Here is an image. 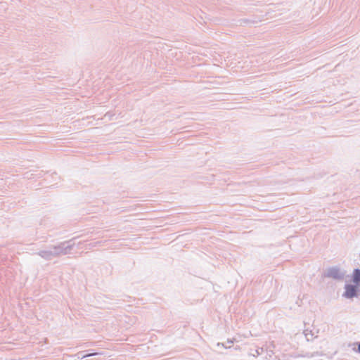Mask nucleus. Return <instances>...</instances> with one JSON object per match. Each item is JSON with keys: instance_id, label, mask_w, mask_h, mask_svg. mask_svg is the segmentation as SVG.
<instances>
[{"instance_id": "4", "label": "nucleus", "mask_w": 360, "mask_h": 360, "mask_svg": "<svg viewBox=\"0 0 360 360\" xmlns=\"http://www.w3.org/2000/svg\"><path fill=\"white\" fill-rule=\"evenodd\" d=\"M95 354H96V353H94V354H88L84 355V356H82V358H85V357L91 356H93V355H95Z\"/></svg>"}, {"instance_id": "1", "label": "nucleus", "mask_w": 360, "mask_h": 360, "mask_svg": "<svg viewBox=\"0 0 360 360\" xmlns=\"http://www.w3.org/2000/svg\"><path fill=\"white\" fill-rule=\"evenodd\" d=\"M359 285H347L345 287V292L344 295L347 298H352L354 297L356 294V290Z\"/></svg>"}, {"instance_id": "3", "label": "nucleus", "mask_w": 360, "mask_h": 360, "mask_svg": "<svg viewBox=\"0 0 360 360\" xmlns=\"http://www.w3.org/2000/svg\"><path fill=\"white\" fill-rule=\"evenodd\" d=\"M328 276L337 278L338 277V269H332L328 273Z\"/></svg>"}, {"instance_id": "2", "label": "nucleus", "mask_w": 360, "mask_h": 360, "mask_svg": "<svg viewBox=\"0 0 360 360\" xmlns=\"http://www.w3.org/2000/svg\"><path fill=\"white\" fill-rule=\"evenodd\" d=\"M353 281L357 285H359V283H360V270L359 269H355L354 271V273H353Z\"/></svg>"}, {"instance_id": "5", "label": "nucleus", "mask_w": 360, "mask_h": 360, "mask_svg": "<svg viewBox=\"0 0 360 360\" xmlns=\"http://www.w3.org/2000/svg\"><path fill=\"white\" fill-rule=\"evenodd\" d=\"M358 349H359V352H360V344L359 345Z\"/></svg>"}]
</instances>
